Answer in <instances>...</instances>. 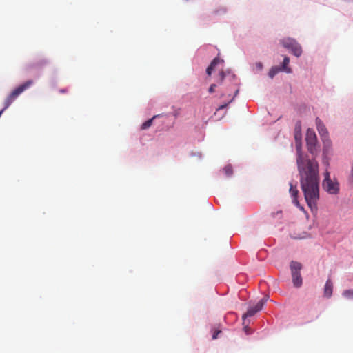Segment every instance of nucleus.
<instances>
[{
	"label": "nucleus",
	"mask_w": 353,
	"mask_h": 353,
	"mask_svg": "<svg viewBox=\"0 0 353 353\" xmlns=\"http://www.w3.org/2000/svg\"><path fill=\"white\" fill-rule=\"evenodd\" d=\"M296 163L300 176V185L305 200L312 211L317 210L319 200V164L302 154L301 144L296 143Z\"/></svg>",
	"instance_id": "obj_1"
},
{
	"label": "nucleus",
	"mask_w": 353,
	"mask_h": 353,
	"mask_svg": "<svg viewBox=\"0 0 353 353\" xmlns=\"http://www.w3.org/2000/svg\"><path fill=\"white\" fill-rule=\"evenodd\" d=\"M32 84L33 81L28 80L13 90L4 101V108L0 111V117L1 116L3 111L6 110L19 96L25 90L28 89Z\"/></svg>",
	"instance_id": "obj_2"
},
{
	"label": "nucleus",
	"mask_w": 353,
	"mask_h": 353,
	"mask_svg": "<svg viewBox=\"0 0 353 353\" xmlns=\"http://www.w3.org/2000/svg\"><path fill=\"white\" fill-rule=\"evenodd\" d=\"M290 268L294 286L296 288H300L303 283L302 277L301 275V270L302 269L301 263L292 261L290 263Z\"/></svg>",
	"instance_id": "obj_3"
},
{
	"label": "nucleus",
	"mask_w": 353,
	"mask_h": 353,
	"mask_svg": "<svg viewBox=\"0 0 353 353\" xmlns=\"http://www.w3.org/2000/svg\"><path fill=\"white\" fill-rule=\"evenodd\" d=\"M316 124L318 132L322 139L324 145L323 155H326L328 153V150L331 146V142L327 138L328 132L320 119L316 118Z\"/></svg>",
	"instance_id": "obj_4"
},
{
	"label": "nucleus",
	"mask_w": 353,
	"mask_h": 353,
	"mask_svg": "<svg viewBox=\"0 0 353 353\" xmlns=\"http://www.w3.org/2000/svg\"><path fill=\"white\" fill-rule=\"evenodd\" d=\"M324 190L330 194H336L339 191V185L336 180H332L330 172L326 170L324 173V179L322 183Z\"/></svg>",
	"instance_id": "obj_5"
},
{
	"label": "nucleus",
	"mask_w": 353,
	"mask_h": 353,
	"mask_svg": "<svg viewBox=\"0 0 353 353\" xmlns=\"http://www.w3.org/2000/svg\"><path fill=\"white\" fill-rule=\"evenodd\" d=\"M305 140L309 152L315 157L318 154L319 149L317 147V137L312 129L307 130Z\"/></svg>",
	"instance_id": "obj_6"
},
{
	"label": "nucleus",
	"mask_w": 353,
	"mask_h": 353,
	"mask_svg": "<svg viewBox=\"0 0 353 353\" xmlns=\"http://www.w3.org/2000/svg\"><path fill=\"white\" fill-rule=\"evenodd\" d=\"M281 43L284 48L291 50V52L296 57H299L301 55V46L296 42V40L291 38H287L282 39Z\"/></svg>",
	"instance_id": "obj_7"
},
{
	"label": "nucleus",
	"mask_w": 353,
	"mask_h": 353,
	"mask_svg": "<svg viewBox=\"0 0 353 353\" xmlns=\"http://www.w3.org/2000/svg\"><path fill=\"white\" fill-rule=\"evenodd\" d=\"M268 297H264L260 300L254 307H250L247 312L243 315V324L247 317L254 316L256 312H259L263 307L265 303L267 301Z\"/></svg>",
	"instance_id": "obj_8"
},
{
	"label": "nucleus",
	"mask_w": 353,
	"mask_h": 353,
	"mask_svg": "<svg viewBox=\"0 0 353 353\" xmlns=\"http://www.w3.org/2000/svg\"><path fill=\"white\" fill-rule=\"evenodd\" d=\"M290 194H291V196L292 198V201L294 204H295L296 206L299 207V202L297 199L298 194H299V190L297 189L296 185H293L292 183H290Z\"/></svg>",
	"instance_id": "obj_9"
},
{
	"label": "nucleus",
	"mask_w": 353,
	"mask_h": 353,
	"mask_svg": "<svg viewBox=\"0 0 353 353\" xmlns=\"http://www.w3.org/2000/svg\"><path fill=\"white\" fill-rule=\"evenodd\" d=\"M333 291V284L330 279H328L324 286V296L330 298L332 296Z\"/></svg>",
	"instance_id": "obj_10"
},
{
	"label": "nucleus",
	"mask_w": 353,
	"mask_h": 353,
	"mask_svg": "<svg viewBox=\"0 0 353 353\" xmlns=\"http://www.w3.org/2000/svg\"><path fill=\"white\" fill-rule=\"evenodd\" d=\"M223 62V60L219 59V58H214L212 61L211 62L210 65L207 68L206 72L207 74L210 76L212 74V70H214V67L219 63Z\"/></svg>",
	"instance_id": "obj_11"
},
{
	"label": "nucleus",
	"mask_w": 353,
	"mask_h": 353,
	"mask_svg": "<svg viewBox=\"0 0 353 353\" xmlns=\"http://www.w3.org/2000/svg\"><path fill=\"white\" fill-rule=\"evenodd\" d=\"M289 63H290V59L288 57H285L283 59L282 66H281V68H280L281 69V70H283L288 73H290L291 68L288 66Z\"/></svg>",
	"instance_id": "obj_12"
},
{
	"label": "nucleus",
	"mask_w": 353,
	"mask_h": 353,
	"mask_svg": "<svg viewBox=\"0 0 353 353\" xmlns=\"http://www.w3.org/2000/svg\"><path fill=\"white\" fill-rule=\"evenodd\" d=\"M280 71H281V69L279 68V67H277V66H274V67H272L270 68V70H269V72H268V76L271 78V79H273L274 77L278 74Z\"/></svg>",
	"instance_id": "obj_13"
},
{
	"label": "nucleus",
	"mask_w": 353,
	"mask_h": 353,
	"mask_svg": "<svg viewBox=\"0 0 353 353\" xmlns=\"http://www.w3.org/2000/svg\"><path fill=\"white\" fill-rule=\"evenodd\" d=\"M156 117H157V116H154L152 118H151V119H148V121H146L145 122H144L141 125V130H146L148 128H150L152 125V124L153 119H155Z\"/></svg>",
	"instance_id": "obj_14"
},
{
	"label": "nucleus",
	"mask_w": 353,
	"mask_h": 353,
	"mask_svg": "<svg viewBox=\"0 0 353 353\" xmlns=\"http://www.w3.org/2000/svg\"><path fill=\"white\" fill-rule=\"evenodd\" d=\"M343 296L347 299H353V290H346L343 292Z\"/></svg>",
	"instance_id": "obj_15"
},
{
	"label": "nucleus",
	"mask_w": 353,
	"mask_h": 353,
	"mask_svg": "<svg viewBox=\"0 0 353 353\" xmlns=\"http://www.w3.org/2000/svg\"><path fill=\"white\" fill-rule=\"evenodd\" d=\"M223 172H224V173L225 174V175L227 176H230L232 174V173H233L232 166L230 165H226L223 168Z\"/></svg>",
	"instance_id": "obj_16"
},
{
	"label": "nucleus",
	"mask_w": 353,
	"mask_h": 353,
	"mask_svg": "<svg viewBox=\"0 0 353 353\" xmlns=\"http://www.w3.org/2000/svg\"><path fill=\"white\" fill-rule=\"evenodd\" d=\"M263 63L261 62H257L255 64V70L256 71H261L263 69Z\"/></svg>",
	"instance_id": "obj_17"
},
{
	"label": "nucleus",
	"mask_w": 353,
	"mask_h": 353,
	"mask_svg": "<svg viewBox=\"0 0 353 353\" xmlns=\"http://www.w3.org/2000/svg\"><path fill=\"white\" fill-rule=\"evenodd\" d=\"M234 98V97H232V99L228 101V103H225V104H223V105H220V106L217 108V110H223V109L225 108L228 106V105L233 101Z\"/></svg>",
	"instance_id": "obj_18"
},
{
	"label": "nucleus",
	"mask_w": 353,
	"mask_h": 353,
	"mask_svg": "<svg viewBox=\"0 0 353 353\" xmlns=\"http://www.w3.org/2000/svg\"><path fill=\"white\" fill-rule=\"evenodd\" d=\"M41 64L39 65L38 63L37 64H34V63H30V64H28L26 67V70H30L32 68L36 67V66H39V65H41Z\"/></svg>",
	"instance_id": "obj_19"
},
{
	"label": "nucleus",
	"mask_w": 353,
	"mask_h": 353,
	"mask_svg": "<svg viewBox=\"0 0 353 353\" xmlns=\"http://www.w3.org/2000/svg\"><path fill=\"white\" fill-rule=\"evenodd\" d=\"M216 84H212V85L210 86L209 89H208V92H209L210 93H213V92H215V88H216Z\"/></svg>",
	"instance_id": "obj_20"
},
{
	"label": "nucleus",
	"mask_w": 353,
	"mask_h": 353,
	"mask_svg": "<svg viewBox=\"0 0 353 353\" xmlns=\"http://www.w3.org/2000/svg\"><path fill=\"white\" fill-rule=\"evenodd\" d=\"M221 332L220 330H215L212 334V339H216L217 338L218 334Z\"/></svg>",
	"instance_id": "obj_21"
},
{
	"label": "nucleus",
	"mask_w": 353,
	"mask_h": 353,
	"mask_svg": "<svg viewBox=\"0 0 353 353\" xmlns=\"http://www.w3.org/2000/svg\"><path fill=\"white\" fill-rule=\"evenodd\" d=\"M219 80H220V82H222V81H223V79H224V77H225V74H224L223 71H221V72H219Z\"/></svg>",
	"instance_id": "obj_22"
},
{
	"label": "nucleus",
	"mask_w": 353,
	"mask_h": 353,
	"mask_svg": "<svg viewBox=\"0 0 353 353\" xmlns=\"http://www.w3.org/2000/svg\"><path fill=\"white\" fill-rule=\"evenodd\" d=\"M295 139H296V143L301 140V134H299L297 132H296V134H295Z\"/></svg>",
	"instance_id": "obj_23"
},
{
	"label": "nucleus",
	"mask_w": 353,
	"mask_h": 353,
	"mask_svg": "<svg viewBox=\"0 0 353 353\" xmlns=\"http://www.w3.org/2000/svg\"><path fill=\"white\" fill-rule=\"evenodd\" d=\"M59 92L61 93H65V92H68V90L66 89H61V90H59Z\"/></svg>",
	"instance_id": "obj_24"
},
{
	"label": "nucleus",
	"mask_w": 353,
	"mask_h": 353,
	"mask_svg": "<svg viewBox=\"0 0 353 353\" xmlns=\"http://www.w3.org/2000/svg\"><path fill=\"white\" fill-rule=\"evenodd\" d=\"M244 329H245V332L248 334V326H245Z\"/></svg>",
	"instance_id": "obj_25"
},
{
	"label": "nucleus",
	"mask_w": 353,
	"mask_h": 353,
	"mask_svg": "<svg viewBox=\"0 0 353 353\" xmlns=\"http://www.w3.org/2000/svg\"><path fill=\"white\" fill-rule=\"evenodd\" d=\"M238 92H239V90H236L235 91L234 97H236V94H238Z\"/></svg>",
	"instance_id": "obj_26"
},
{
	"label": "nucleus",
	"mask_w": 353,
	"mask_h": 353,
	"mask_svg": "<svg viewBox=\"0 0 353 353\" xmlns=\"http://www.w3.org/2000/svg\"><path fill=\"white\" fill-rule=\"evenodd\" d=\"M323 163H327V161H325V159L323 160Z\"/></svg>",
	"instance_id": "obj_27"
}]
</instances>
